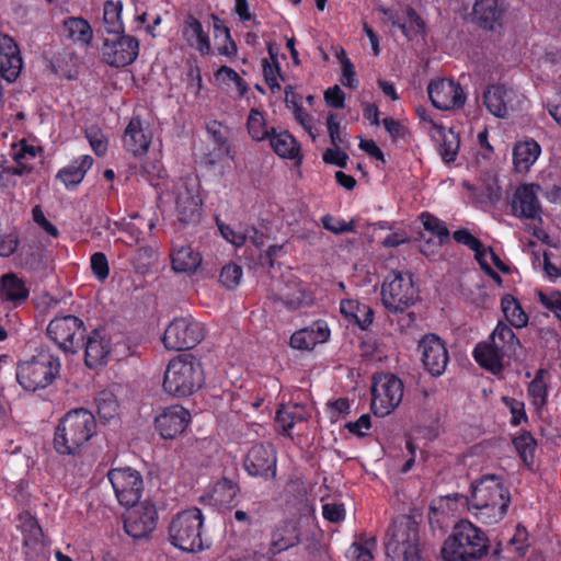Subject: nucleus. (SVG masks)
<instances>
[{"label": "nucleus", "instance_id": "f257e3e1", "mask_svg": "<svg viewBox=\"0 0 561 561\" xmlns=\"http://www.w3.org/2000/svg\"><path fill=\"white\" fill-rule=\"evenodd\" d=\"M511 497L501 478L489 474L471 486L469 512L482 524L494 525L506 515Z\"/></svg>", "mask_w": 561, "mask_h": 561}, {"label": "nucleus", "instance_id": "f03ea898", "mask_svg": "<svg viewBox=\"0 0 561 561\" xmlns=\"http://www.w3.org/2000/svg\"><path fill=\"white\" fill-rule=\"evenodd\" d=\"M94 415L85 409L69 411L56 427L54 448L60 455H76L93 437Z\"/></svg>", "mask_w": 561, "mask_h": 561}, {"label": "nucleus", "instance_id": "7ed1b4c3", "mask_svg": "<svg viewBox=\"0 0 561 561\" xmlns=\"http://www.w3.org/2000/svg\"><path fill=\"white\" fill-rule=\"evenodd\" d=\"M519 340L512 328L499 321L486 341L480 342L473 350L476 362L492 374L502 371L505 359L515 355Z\"/></svg>", "mask_w": 561, "mask_h": 561}, {"label": "nucleus", "instance_id": "20e7f679", "mask_svg": "<svg viewBox=\"0 0 561 561\" xmlns=\"http://www.w3.org/2000/svg\"><path fill=\"white\" fill-rule=\"evenodd\" d=\"M59 369V358L48 347L41 346L30 358L18 363L16 380L27 391L45 389L55 380Z\"/></svg>", "mask_w": 561, "mask_h": 561}, {"label": "nucleus", "instance_id": "39448f33", "mask_svg": "<svg viewBox=\"0 0 561 561\" xmlns=\"http://www.w3.org/2000/svg\"><path fill=\"white\" fill-rule=\"evenodd\" d=\"M488 548L485 535L472 523L461 520L444 542L442 554L445 561H469L485 556Z\"/></svg>", "mask_w": 561, "mask_h": 561}, {"label": "nucleus", "instance_id": "423d86ee", "mask_svg": "<svg viewBox=\"0 0 561 561\" xmlns=\"http://www.w3.org/2000/svg\"><path fill=\"white\" fill-rule=\"evenodd\" d=\"M419 543V525L415 519L408 515L398 516L386 533V556L392 561H420Z\"/></svg>", "mask_w": 561, "mask_h": 561}, {"label": "nucleus", "instance_id": "0eeeda50", "mask_svg": "<svg viewBox=\"0 0 561 561\" xmlns=\"http://www.w3.org/2000/svg\"><path fill=\"white\" fill-rule=\"evenodd\" d=\"M204 382L201 363L191 354L180 355L168 364L163 389L167 393L184 398L193 394Z\"/></svg>", "mask_w": 561, "mask_h": 561}, {"label": "nucleus", "instance_id": "6e6552de", "mask_svg": "<svg viewBox=\"0 0 561 561\" xmlns=\"http://www.w3.org/2000/svg\"><path fill=\"white\" fill-rule=\"evenodd\" d=\"M204 516L197 507L178 513L170 522L168 535L171 545L184 552L196 553L208 548L203 536Z\"/></svg>", "mask_w": 561, "mask_h": 561}, {"label": "nucleus", "instance_id": "1a4fd4ad", "mask_svg": "<svg viewBox=\"0 0 561 561\" xmlns=\"http://www.w3.org/2000/svg\"><path fill=\"white\" fill-rule=\"evenodd\" d=\"M320 537L319 529L313 525L282 520L271 533L270 551L278 554L295 546H302L309 554H313L319 549Z\"/></svg>", "mask_w": 561, "mask_h": 561}, {"label": "nucleus", "instance_id": "9d476101", "mask_svg": "<svg viewBox=\"0 0 561 561\" xmlns=\"http://www.w3.org/2000/svg\"><path fill=\"white\" fill-rule=\"evenodd\" d=\"M380 295L383 307L398 313L415 302L417 290L410 273L391 271L383 280Z\"/></svg>", "mask_w": 561, "mask_h": 561}, {"label": "nucleus", "instance_id": "9b49d317", "mask_svg": "<svg viewBox=\"0 0 561 561\" xmlns=\"http://www.w3.org/2000/svg\"><path fill=\"white\" fill-rule=\"evenodd\" d=\"M48 337L66 354H76L85 335L84 322L76 316L56 317L47 325Z\"/></svg>", "mask_w": 561, "mask_h": 561}, {"label": "nucleus", "instance_id": "f8f14e48", "mask_svg": "<svg viewBox=\"0 0 561 561\" xmlns=\"http://www.w3.org/2000/svg\"><path fill=\"white\" fill-rule=\"evenodd\" d=\"M204 339V327L193 317L173 319L164 330L163 345L170 351H183L195 347Z\"/></svg>", "mask_w": 561, "mask_h": 561}, {"label": "nucleus", "instance_id": "ddd939ff", "mask_svg": "<svg viewBox=\"0 0 561 561\" xmlns=\"http://www.w3.org/2000/svg\"><path fill=\"white\" fill-rule=\"evenodd\" d=\"M403 383L392 374L374 377L371 385V411L376 416L390 414L401 402Z\"/></svg>", "mask_w": 561, "mask_h": 561}, {"label": "nucleus", "instance_id": "4468645a", "mask_svg": "<svg viewBox=\"0 0 561 561\" xmlns=\"http://www.w3.org/2000/svg\"><path fill=\"white\" fill-rule=\"evenodd\" d=\"M107 479L122 506L138 503L144 491V480L138 470L130 467L113 468L107 472Z\"/></svg>", "mask_w": 561, "mask_h": 561}, {"label": "nucleus", "instance_id": "2eb2a0df", "mask_svg": "<svg viewBox=\"0 0 561 561\" xmlns=\"http://www.w3.org/2000/svg\"><path fill=\"white\" fill-rule=\"evenodd\" d=\"M175 214L183 225L198 221L202 199L198 185L192 180H180L173 186Z\"/></svg>", "mask_w": 561, "mask_h": 561}, {"label": "nucleus", "instance_id": "dca6fc26", "mask_svg": "<svg viewBox=\"0 0 561 561\" xmlns=\"http://www.w3.org/2000/svg\"><path fill=\"white\" fill-rule=\"evenodd\" d=\"M115 39H105L101 55L102 59L112 67H125L133 64L139 54V41L130 35L119 34Z\"/></svg>", "mask_w": 561, "mask_h": 561}, {"label": "nucleus", "instance_id": "f3484780", "mask_svg": "<svg viewBox=\"0 0 561 561\" xmlns=\"http://www.w3.org/2000/svg\"><path fill=\"white\" fill-rule=\"evenodd\" d=\"M124 518V529L134 539L148 537L157 526V511L149 502L136 503L129 506Z\"/></svg>", "mask_w": 561, "mask_h": 561}, {"label": "nucleus", "instance_id": "a211bd4d", "mask_svg": "<svg viewBox=\"0 0 561 561\" xmlns=\"http://www.w3.org/2000/svg\"><path fill=\"white\" fill-rule=\"evenodd\" d=\"M540 192V185L534 183L517 186L510 202L512 215L526 220L541 219L542 209L538 197Z\"/></svg>", "mask_w": 561, "mask_h": 561}, {"label": "nucleus", "instance_id": "6ab92c4d", "mask_svg": "<svg viewBox=\"0 0 561 561\" xmlns=\"http://www.w3.org/2000/svg\"><path fill=\"white\" fill-rule=\"evenodd\" d=\"M425 370L434 377L442 376L449 362L445 343L435 334L424 335L417 345Z\"/></svg>", "mask_w": 561, "mask_h": 561}, {"label": "nucleus", "instance_id": "aec40b11", "mask_svg": "<svg viewBox=\"0 0 561 561\" xmlns=\"http://www.w3.org/2000/svg\"><path fill=\"white\" fill-rule=\"evenodd\" d=\"M276 453L271 444L259 443L248 451L243 467L252 477L273 479L276 476Z\"/></svg>", "mask_w": 561, "mask_h": 561}, {"label": "nucleus", "instance_id": "412c9836", "mask_svg": "<svg viewBox=\"0 0 561 561\" xmlns=\"http://www.w3.org/2000/svg\"><path fill=\"white\" fill-rule=\"evenodd\" d=\"M432 104L440 111L460 108L466 102V95L459 83L450 79L433 80L427 88Z\"/></svg>", "mask_w": 561, "mask_h": 561}, {"label": "nucleus", "instance_id": "4be33fe9", "mask_svg": "<svg viewBox=\"0 0 561 561\" xmlns=\"http://www.w3.org/2000/svg\"><path fill=\"white\" fill-rule=\"evenodd\" d=\"M122 140L125 150L133 156L146 154L152 141V131L149 124L140 116H133L124 129Z\"/></svg>", "mask_w": 561, "mask_h": 561}, {"label": "nucleus", "instance_id": "5701e85b", "mask_svg": "<svg viewBox=\"0 0 561 561\" xmlns=\"http://www.w3.org/2000/svg\"><path fill=\"white\" fill-rule=\"evenodd\" d=\"M191 420L190 412L182 405L165 408L154 420L156 428L164 439H173L183 433Z\"/></svg>", "mask_w": 561, "mask_h": 561}, {"label": "nucleus", "instance_id": "b1692460", "mask_svg": "<svg viewBox=\"0 0 561 561\" xmlns=\"http://www.w3.org/2000/svg\"><path fill=\"white\" fill-rule=\"evenodd\" d=\"M23 60L19 46L12 37L0 34V75L8 82H14L21 73Z\"/></svg>", "mask_w": 561, "mask_h": 561}, {"label": "nucleus", "instance_id": "393cba45", "mask_svg": "<svg viewBox=\"0 0 561 561\" xmlns=\"http://www.w3.org/2000/svg\"><path fill=\"white\" fill-rule=\"evenodd\" d=\"M330 337V329L324 321H316L311 325L295 332L290 345L297 350H312L317 344L324 343Z\"/></svg>", "mask_w": 561, "mask_h": 561}, {"label": "nucleus", "instance_id": "a878e982", "mask_svg": "<svg viewBox=\"0 0 561 561\" xmlns=\"http://www.w3.org/2000/svg\"><path fill=\"white\" fill-rule=\"evenodd\" d=\"M110 353V340L103 330H93L84 344V362L90 368L104 363Z\"/></svg>", "mask_w": 561, "mask_h": 561}, {"label": "nucleus", "instance_id": "bb28decb", "mask_svg": "<svg viewBox=\"0 0 561 561\" xmlns=\"http://www.w3.org/2000/svg\"><path fill=\"white\" fill-rule=\"evenodd\" d=\"M514 92L504 85L494 84L483 92V103L486 110L496 117H505L508 114Z\"/></svg>", "mask_w": 561, "mask_h": 561}, {"label": "nucleus", "instance_id": "cd10ccee", "mask_svg": "<svg viewBox=\"0 0 561 561\" xmlns=\"http://www.w3.org/2000/svg\"><path fill=\"white\" fill-rule=\"evenodd\" d=\"M389 14V21L393 27L399 28L408 39H413L424 34L425 24L421 16L411 8H407L401 13Z\"/></svg>", "mask_w": 561, "mask_h": 561}, {"label": "nucleus", "instance_id": "c85d7f7f", "mask_svg": "<svg viewBox=\"0 0 561 561\" xmlns=\"http://www.w3.org/2000/svg\"><path fill=\"white\" fill-rule=\"evenodd\" d=\"M170 257L172 270L185 274L195 273L203 261L202 254L191 245H174Z\"/></svg>", "mask_w": 561, "mask_h": 561}, {"label": "nucleus", "instance_id": "c756f323", "mask_svg": "<svg viewBox=\"0 0 561 561\" xmlns=\"http://www.w3.org/2000/svg\"><path fill=\"white\" fill-rule=\"evenodd\" d=\"M62 32L68 41L80 47H88L93 39V30L90 23L81 16L65 19Z\"/></svg>", "mask_w": 561, "mask_h": 561}, {"label": "nucleus", "instance_id": "7c9ffc66", "mask_svg": "<svg viewBox=\"0 0 561 561\" xmlns=\"http://www.w3.org/2000/svg\"><path fill=\"white\" fill-rule=\"evenodd\" d=\"M454 240L457 243H461L468 247L474 252L477 261L484 256H490L495 261V267L503 273L508 272V266L500 259L497 254L493 252L491 248H484L478 238H476L468 229L456 230L453 234Z\"/></svg>", "mask_w": 561, "mask_h": 561}, {"label": "nucleus", "instance_id": "2f4dec72", "mask_svg": "<svg viewBox=\"0 0 561 561\" xmlns=\"http://www.w3.org/2000/svg\"><path fill=\"white\" fill-rule=\"evenodd\" d=\"M473 16L480 27L494 31L501 26L502 10L497 5V0H476Z\"/></svg>", "mask_w": 561, "mask_h": 561}, {"label": "nucleus", "instance_id": "473e14b6", "mask_svg": "<svg viewBox=\"0 0 561 561\" xmlns=\"http://www.w3.org/2000/svg\"><path fill=\"white\" fill-rule=\"evenodd\" d=\"M92 164L93 159L91 156H81L67 167L60 169L56 178L62 182L67 188L76 187L82 182L87 172L92 168Z\"/></svg>", "mask_w": 561, "mask_h": 561}, {"label": "nucleus", "instance_id": "72a5a7b5", "mask_svg": "<svg viewBox=\"0 0 561 561\" xmlns=\"http://www.w3.org/2000/svg\"><path fill=\"white\" fill-rule=\"evenodd\" d=\"M340 312L347 321L357 324L363 330H366L374 320L373 309L355 299H342Z\"/></svg>", "mask_w": 561, "mask_h": 561}, {"label": "nucleus", "instance_id": "f704fd0d", "mask_svg": "<svg viewBox=\"0 0 561 561\" xmlns=\"http://www.w3.org/2000/svg\"><path fill=\"white\" fill-rule=\"evenodd\" d=\"M540 152L539 144L533 139L515 145L513 149V163L516 172H528L539 158Z\"/></svg>", "mask_w": 561, "mask_h": 561}, {"label": "nucleus", "instance_id": "c9c22d12", "mask_svg": "<svg viewBox=\"0 0 561 561\" xmlns=\"http://www.w3.org/2000/svg\"><path fill=\"white\" fill-rule=\"evenodd\" d=\"M307 419V411L301 404H284L276 412L275 424L277 431L289 436L290 431L297 423Z\"/></svg>", "mask_w": 561, "mask_h": 561}, {"label": "nucleus", "instance_id": "e433bc0d", "mask_svg": "<svg viewBox=\"0 0 561 561\" xmlns=\"http://www.w3.org/2000/svg\"><path fill=\"white\" fill-rule=\"evenodd\" d=\"M267 139L274 152L280 158L296 159L299 156L300 146L287 130L277 131L272 127Z\"/></svg>", "mask_w": 561, "mask_h": 561}, {"label": "nucleus", "instance_id": "4c0bfd02", "mask_svg": "<svg viewBox=\"0 0 561 561\" xmlns=\"http://www.w3.org/2000/svg\"><path fill=\"white\" fill-rule=\"evenodd\" d=\"M0 296L3 300L19 305L27 299L28 289L21 278L10 273L1 277Z\"/></svg>", "mask_w": 561, "mask_h": 561}, {"label": "nucleus", "instance_id": "58836bf2", "mask_svg": "<svg viewBox=\"0 0 561 561\" xmlns=\"http://www.w3.org/2000/svg\"><path fill=\"white\" fill-rule=\"evenodd\" d=\"M238 492L237 483L230 479L222 478L214 483L208 496L210 503L215 506H230Z\"/></svg>", "mask_w": 561, "mask_h": 561}, {"label": "nucleus", "instance_id": "ea45409f", "mask_svg": "<svg viewBox=\"0 0 561 561\" xmlns=\"http://www.w3.org/2000/svg\"><path fill=\"white\" fill-rule=\"evenodd\" d=\"M184 35L188 43L194 46L202 55H208L210 51V41L208 35L204 32L202 23L190 16L184 26Z\"/></svg>", "mask_w": 561, "mask_h": 561}, {"label": "nucleus", "instance_id": "a19ab883", "mask_svg": "<svg viewBox=\"0 0 561 561\" xmlns=\"http://www.w3.org/2000/svg\"><path fill=\"white\" fill-rule=\"evenodd\" d=\"M501 309L506 321L516 329L528 324V314L522 308L519 301L512 295H505L501 299Z\"/></svg>", "mask_w": 561, "mask_h": 561}, {"label": "nucleus", "instance_id": "79ce46f5", "mask_svg": "<svg viewBox=\"0 0 561 561\" xmlns=\"http://www.w3.org/2000/svg\"><path fill=\"white\" fill-rule=\"evenodd\" d=\"M123 2L121 0H108L103 8V24L108 34L119 35L124 33V23L122 19Z\"/></svg>", "mask_w": 561, "mask_h": 561}, {"label": "nucleus", "instance_id": "37998d69", "mask_svg": "<svg viewBox=\"0 0 561 561\" xmlns=\"http://www.w3.org/2000/svg\"><path fill=\"white\" fill-rule=\"evenodd\" d=\"M96 413L101 421L110 422L119 412V403L116 396L110 390H102L95 397Z\"/></svg>", "mask_w": 561, "mask_h": 561}, {"label": "nucleus", "instance_id": "c03bdc74", "mask_svg": "<svg viewBox=\"0 0 561 561\" xmlns=\"http://www.w3.org/2000/svg\"><path fill=\"white\" fill-rule=\"evenodd\" d=\"M306 293L296 282H289L278 288L275 299L283 302L288 309L295 310L306 302Z\"/></svg>", "mask_w": 561, "mask_h": 561}, {"label": "nucleus", "instance_id": "a18cd8bd", "mask_svg": "<svg viewBox=\"0 0 561 561\" xmlns=\"http://www.w3.org/2000/svg\"><path fill=\"white\" fill-rule=\"evenodd\" d=\"M247 129L249 136L254 141L265 140L271 135V129L267 127L264 113L256 108H251L249 112L247 118Z\"/></svg>", "mask_w": 561, "mask_h": 561}, {"label": "nucleus", "instance_id": "49530a36", "mask_svg": "<svg viewBox=\"0 0 561 561\" xmlns=\"http://www.w3.org/2000/svg\"><path fill=\"white\" fill-rule=\"evenodd\" d=\"M442 144L439 145V156L445 163H451L456 160L460 147L459 135L451 129L439 128Z\"/></svg>", "mask_w": 561, "mask_h": 561}, {"label": "nucleus", "instance_id": "de8ad7c7", "mask_svg": "<svg viewBox=\"0 0 561 561\" xmlns=\"http://www.w3.org/2000/svg\"><path fill=\"white\" fill-rule=\"evenodd\" d=\"M545 375L546 371L540 369L528 386V394L537 410L545 408L547 404L548 389Z\"/></svg>", "mask_w": 561, "mask_h": 561}, {"label": "nucleus", "instance_id": "09e8293b", "mask_svg": "<svg viewBox=\"0 0 561 561\" xmlns=\"http://www.w3.org/2000/svg\"><path fill=\"white\" fill-rule=\"evenodd\" d=\"M420 220L424 229L438 239L439 244L449 240V230L443 220L428 213H422Z\"/></svg>", "mask_w": 561, "mask_h": 561}, {"label": "nucleus", "instance_id": "8fccbe9b", "mask_svg": "<svg viewBox=\"0 0 561 561\" xmlns=\"http://www.w3.org/2000/svg\"><path fill=\"white\" fill-rule=\"evenodd\" d=\"M41 151L39 147L28 144L26 139H21L12 145L11 154L15 162L33 165L32 162Z\"/></svg>", "mask_w": 561, "mask_h": 561}, {"label": "nucleus", "instance_id": "3c124183", "mask_svg": "<svg viewBox=\"0 0 561 561\" xmlns=\"http://www.w3.org/2000/svg\"><path fill=\"white\" fill-rule=\"evenodd\" d=\"M513 444L522 460L525 463L530 465L534 460V453L537 446L536 440L530 433L524 432L516 436L513 439Z\"/></svg>", "mask_w": 561, "mask_h": 561}, {"label": "nucleus", "instance_id": "603ef678", "mask_svg": "<svg viewBox=\"0 0 561 561\" xmlns=\"http://www.w3.org/2000/svg\"><path fill=\"white\" fill-rule=\"evenodd\" d=\"M85 137L96 156H104L108 148L106 135L98 126H90L85 129Z\"/></svg>", "mask_w": 561, "mask_h": 561}, {"label": "nucleus", "instance_id": "864d4df0", "mask_svg": "<svg viewBox=\"0 0 561 561\" xmlns=\"http://www.w3.org/2000/svg\"><path fill=\"white\" fill-rule=\"evenodd\" d=\"M242 267L236 263L225 265L219 275V282L228 289L236 288L242 278Z\"/></svg>", "mask_w": 561, "mask_h": 561}, {"label": "nucleus", "instance_id": "5fc2aeb1", "mask_svg": "<svg viewBox=\"0 0 561 561\" xmlns=\"http://www.w3.org/2000/svg\"><path fill=\"white\" fill-rule=\"evenodd\" d=\"M20 519L23 520L21 529L25 534V545L38 541L42 537V529L37 520L34 517H32L28 513L21 514Z\"/></svg>", "mask_w": 561, "mask_h": 561}, {"label": "nucleus", "instance_id": "6e6d98bb", "mask_svg": "<svg viewBox=\"0 0 561 561\" xmlns=\"http://www.w3.org/2000/svg\"><path fill=\"white\" fill-rule=\"evenodd\" d=\"M262 71L264 80L271 91L273 93L279 91L280 84L278 78H283L279 64H272L268 59L264 58L262 59Z\"/></svg>", "mask_w": 561, "mask_h": 561}, {"label": "nucleus", "instance_id": "4d7b16f0", "mask_svg": "<svg viewBox=\"0 0 561 561\" xmlns=\"http://www.w3.org/2000/svg\"><path fill=\"white\" fill-rule=\"evenodd\" d=\"M503 403L510 409L511 412V424L518 426L522 422H527L528 417L525 412V404L523 401L511 397H502Z\"/></svg>", "mask_w": 561, "mask_h": 561}, {"label": "nucleus", "instance_id": "13d9d810", "mask_svg": "<svg viewBox=\"0 0 561 561\" xmlns=\"http://www.w3.org/2000/svg\"><path fill=\"white\" fill-rule=\"evenodd\" d=\"M321 222L327 230H329L335 234L353 232L355 230L354 220L346 222L341 219H335L334 217H332L330 215L323 216L321 218Z\"/></svg>", "mask_w": 561, "mask_h": 561}, {"label": "nucleus", "instance_id": "bf43d9fd", "mask_svg": "<svg viewBox=\"0 0 561 561\" xmlns=\"http://www.w3.org/2000/svg\"><path fill=\"white\" fill-rule=\"evenodd\" d=\"M91 270L94 276L99 280H105L110 274L108 262L104 253L95 252L92 254L91 260Z\"/></svg>", "mask_w": 561, "mask_h": 561}, {"label": "nucleus", "instance_id": "052dcab7", "mask_svg": "<svg viewBox=\"0 0 561 561\" xmlns=\"http://www.w3.org/2000/svg\"><path fill=\"white\" fill-rule=\"evenodd\" d=\"M322 159L328 164H334L340 168H346L348 156L345 151L340 149V146L328 148L322 156Z\"/></svg>", "mask_w": 561, "mask_h": 561}, {"label": "nucleus", "instance_id": "680f3d73", "mask_svg": "<svg viewBox=\"0 0 561 561\" xmlns=\"http://www.w3.org/2000/svg\"><path fill=\"white\" fill-rule=\"evenodd\" d=\"M206 130L211 139L219 146L224 147L227 145V127L217 121H211L207 124Z\"/></svg>", "mask_w": 561, "mask_h": 561}, {"label": "nucleus", "instance_id": "e2e57ef3", "mask_svg": "<svg viewBox=\"0 0 561 561\" xmlns=\"http://www.w3.org/2000/svg\"><path fill=\"white\" fill-rule=\"evenodd\" d=\"M322 515L331 523H340L345 518V508L343 504L325 503L322 506Z\"/></svg>", "mask_w": 561, "mask_h": 561}, {"label": "nucleus", "instance_id": "0e129e2a", "mask_svg": "<svg viewBox=\"0 0 561 561\" xmlns=\"http://www.w3.org/2000/svg\"><path fill=\"white\" fill-rule=\"evenodd\" d=\"M342 66V73H341V83L344 87H347L350 89H356L358 87V79L356 76V71L354 68V65L350 59H345L344 65Z\"/></svg>", "mask_w": 561, "mask_h": 561}, {"label": "nucleus", "instance_id": "69168bd1", "mask_svg": "<svg viewBox=\"0 0 561 561\" xmlns=\"http://www.w3.org/2000/svg\"><path fill=\"white\" fill-rule=\"evenodd\" d=\"M217 79L229 80L232 81L241 93L247 91V85L243 79L239 76L237 71L227 66H221L216 72Z\"/></svg>", "mask_w": 561, "mask_h": 561}, {"label": "nucleus", "instance_id": "338daca9", "mask_svg": "<svg viewBox=\"0 0 561 561\" xmlns=\"http://www.w3.org/2000/svg\"><path fill=\"white\" fill-rule=\"evenodd\" d=\"M324 100L327 104L333 108H343L345 94L339 85H334L324 92Z\"/></svg>", "mask_w": 561, "mask_h": 561}, {"label": "nucleus", "instance_id": "774afa93", "mask_svg": "<svg viewBox=\"0 0 561 561\" xmlns=\"http://www.w3.org/2000/svg\"><path fill=\"white\" fill-rule=\"evenodd\" d=\"M347 557L350 559H352L353 561H371L373 560V554H371V551L370 549L363 545V543H359V542H354L348 551H347Z\"/></svg>", "mask_w": 561, "mask_h": 561}]
</instances>
